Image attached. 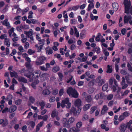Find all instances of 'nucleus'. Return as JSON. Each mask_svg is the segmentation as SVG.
I'll list each match as a JSON object with an SVG mask.
<instances>
[{
  "instance_id": "f257e3e1",
  "label": "nucleus",
  "mask_w": 132,
  "mask_h": 132,
  "mask_svg": "<svg viewBox=\"0 0 132 132\" xmlns=\"http://www.w3.org/2000/svg\"><path fill=\"white\" fill-rule=\"evenodd\" d=\"M67 92L70 96L75 98H77L78 97L79 94L76 90L71 87L68 88Z\"/></svg>"
},
{
  "instance_id": "f03ea898",
  "label": "nucleus",
  "mask_w": 132,
  "mask_h": 132,
  "mask_svg": "<svg viewBox=\"0 0 132 132\" xmlns=\"http://www.w3.org/2000/svg\"><path fill=\"white\" fill-rule=\"evenodd\" d=\"M95 76L94 75H90L89 71H87L84 74L82 75L80 77L81 79H83L85 78L87 81H89L91 79L95 78Z\"/></svg>"
},
{
  "instance_id": "7ed1b4c3",
  "label": "nucleus",
  "mask_w": 132,
  "mask_h": 132,
  "mask_svg": "<svg viewBox=\"0 0 132 132\" xmlns=\"http://www.w3.org/2000/svg\"><path fill=\"white\" fill-rule=\"evenodd\" d=\"M33 31L32 29H30L28 31H25L24 32V34L27 35V37L29 38L31 40V43H34V38L33 36Z\"/></svg>"
},
{
  "instance_id": "20e7f679",
  "label": "nucleus",
  "mask_w": 132,
  "mask_h": 132,
  "mask_svg": "<svg viewBox=\"0 0 132 132\" xmlns=\"http://www.w3.org/2000/svg\"><path fill=\"white\" fill-rule=\"evenodd\" d=\"M123 3L125 6V13H129V9L131 5L130 1L128 0H124Z\"/></svg>"
},
{
  "instance_id": "39448f33",
  "label": "nucleus",
  "mask_w": 132,
  "mask_h": 132,
  "mask_svg": "<svg viewBox=\"0 0 132 132\" xmlns=\"http://www.w3.org/2000/svg\"><path fill=\"white\" fill-rule=\"evenodd\" d=\"M46 59L45 57L44 56L38 57L35 62L36 64L37 65H40L44 63V61L46 60Z\"/></svg>"
},
{
  "instance_id": "423d86ee",
  "label": "nucleus",
  "mask_w": 132,
  "mask_h": 132,
  "mask_svg": "<svg viewBox=\"0 0 132 132\" xmlns=\"http://www.w3.org/2000/svg\"><path fill=\"white\" fill-rule=\"evenodd\" d=\"M132 17L130 15H125L124 17V22L125 23H128V22L131 24H132Z\"/></svg>"
},
{
  "instance_id": "0eeeda50",
  "label": "nucleus",
  "mask_w": 132,
  "mask_h": 132,
  "mask_svg": "<svg viewBox=\"0 0 132 132\" xmlns=\"http://www.w3.org/2000/svg\"><path fill=\"white\" fill-rule=\"evenodd\" d=\"M70 113L72 114L73 113V115L75 116H77L80 113V112L77 110L76 108L74 107L71 108V109L70 111Z\"/></svg>"
},
{
  "instance_id": "6e6552de",
  "label": "nucleus",
  "mask_w": 132,
  "mask_h": 132,
  "mask_svg": "<svg viewBox=\"0 0 132 132\" xmlns=\"http://www.w3.org/2000/svg\"><path fill=\"white\" fill-rule=\"evenodd\" d=\"M105 96L104 93L103 92H100L96 95L95 97V99L97 100L98 99H102Z\"/></svg>"
},
{
  "instance_id": "1a4fd4ad",
  "label": "nucleus",
  "mask_w": 132,
  "mask_h": 132,
  "mask_svg": "<svg viewBox=\"0 0 132 132\" xmlns=\"http://www.w3.org/2000/svg\"><path fill=\"white\" fill-rule=\"evenodd\" d=\"M125 79L124 77H122V80L121 82V84L122 86V89L126 88L128 86V85L125 83Z\"/></svg>"
},
{
  "instance_id": "9d476101",
  "label": "nucleus",
  "mask_w": 132,
  "mask_h": 132,
  "mask_svg": "<svg viewBox=\"0 0 132 132\" xmlns=\"http://www.w3.org/2000/svg\"><path fill=\"white\" fill-rule=\"evenodd\" d=\"M2 23L3 25L6 27L7 29H9L11 28V26L10 25L9 22L8 21L7 19H5L3 21Z\"/></svg>"
},
{
  "instance_id": "9b49d317",
  "label": "nucleus",
  "mask_w": 132,
  "mask_h": 132,
  "mask_svg": "<svg viewBox=\"0 0 132 132\" xmlns=\"http://www.w3.org/2000/svg\"><path fill=\"white\" fill-rule=\"evenodd\" d=\"M8 124V120L6 119H0V125H2L3 126L5 127Z\"/></svg>"
},
{
  "instance_id": "f8f14e48",
  "label": "nucleus",
  "mask_w": 132,
  "mask_h": 132,
  "mask_svg": "<svg viewBox=\"0 0 132 132\" xmlns=\"http://www.w3.org/2000/svg\"><path fill=\"white\" fill-rule=\"evenodd\" d=\"M81 101L79 98L76 99L74 103V104L75 106L79 107L81 105Z\"/></svg>"
},
{
  "instance_id": "ddd939ff",
  "label": "nucleus",
  "mask_w": 132,
  "mask_h": 132,
  "mask_svg": "<svg viewBox=\"0 0 132 132\" xmlns=\"http://www.w3.org/2000/svg\"><path fill=\"white\" fill-rule=\"evenodd\" d=\"M108 109V108L106 105L103 106L101 112V114L102 115L104 114L106 112Z\"/></svg>"
},
{
  "instance_id": "4468645a",
  "label": "nucleus",
  "mask_w": 132,
  "mask_h": 132,
  "mask_svg": "<svg viewBox=\"0 0 132 132\" xmlns=\"http://www.w3.org/2000/svg\"><path fill=\"white\" fill-rule=\"evenodd\" d=\"M17 107L16 106L14 105L11 106L9 108V112L10 113H12L14 112L17 109Z\"/></svg>"
},
{
  "instance_id": "2eb2a0df",
  "label": "nucleus",
  "mask_w": 132,
  "mask_h": 132,
  "mask_svg": "<svg viewBox=\"0 0 132 132\" xmlns=\"http://www.w3.org/2000/svg\"><path fill=\"white\" fill-rule=\"evenodd\" d=\"M45 50L46 53H47L49 55L53 53V50L50 47H46L45 48Z\"/></svg>"
},
{
  "instance_id": "dca6fc26",
  "label": "nucleus",
  "mask_w": 132,
  "mask_h": 132,
  "mask_svg": "<svg viewBox=\"0 0 132 132\" xmlns=\"http://www.w3.org/2000/svg\"><path fill=\"white\" fill-rule=\"evenodd\" d=\"M4 44L7 47H9L11 44L10 40L8 38H6L4 40Z\"/></svg>"
},
{
  "instance_id": "f3484780",
  "label": "nucleus",
  "mask_w": 132,
  "mask_h": 132,
  "mask_svg": "<svg viewBox=\"0 0 132 132\" xmlns=\"http://www.w3.org/2000/svg\"><path fill=\"white\" fill-rule=\"evenodd\" d=\"M75 119L74 118L71 117L69 118L67 121V124L70 125L71 124L75 121Z\"/></svg>"
},
{
  "instance_id": "a211bd4d",
  "label": "nucleus",
  "mask_w": 132,
  "mask_h": 132,
  "mask_svg": "<svg viewBox=\"0 0 132 132\" xmlns=\"http://www.w3.org/2000/svg\"><path fill=\"white\" fill-rule=\"evenodd\" d=\"M125 125L124 123H122L120 125V129L121 132H125L126 129Z\"/></svg>"
},
{
  "instance_id": "6ab92c4d",
  "label": "nucleus",
  "mask_w": 132,
  "mask_h": 132,
  "mask_svg": "<svg viewBox=\"0 0 132 132\" xmlns=\"http://www.w3.org/2000/svg\"><path fill=\"white\" fill-rule=\"evenodd\" d=\"M94 8V5L93 3H90L88 5V8L87 9V10L88 11H90L92 9H93Z\"/></svg>"
},
{
  "instance_id": "aec40b11",
  "label": "nucleus",
  "mask_w": 132,
  "mask_h": 132,
  "mask_svg": "<svg viewBox=\"0 0 132 132\" xmlns=\"http://www.w3.org/2000/svg\"><path fill=\"white\" fill-rule=\"evenodd\" d=\"M90 104H85L83 107V109L84 111H86L90 107Z\"/></svg>"
},
{
  "instance_id": "412c9836",
  "label": "nucleus",
  "mask_w": 132,
  "mask_h": 132,
  "mask_svg": "<svg viewBox=\"0 0 132 132\" xmlns=\"http://www.w3.org/2000/svg\"><path fill=\"white\" fill-rule=\"evenodd\" d=\"M112 6L114 10L116 11L118 9V4L116 3H114L112 4Z\"/></svg>"
},
{
  "instance_id": "4be33fe9",
  "label": "nucleus",
  "mask_w": 132,
  "mask_h": 132,
  "mask_svg": "<svg viewBox=\"0 0 132 132\" xmlns=\"http://www.w3.org/2000/svg\"><path fill=\"white\" fill-rule=\"evenodd\" d=\"M10 73L11 77H14L15 78H17L18 77L17 73L15 71L13 72L10 71Z\"/></svg>"
},
{
  "instance_id": "5701e85b",
  "label": "nucleus",
  "mask_w": 132,
  "mask_h": 132,
  "mask_svg": "<svg viewBox=\"0 0 132 132\" xmlns=\"http://www.w3.org/2000/svg\"><path fill=\"white\" fill-rule=\"evenodd\" d=\"M73 27L75 31V34L76 37H78L79 36V34L78 32L77 28L75 26H73Z\"/></svg>"
},
{
  "instance_id": "b1692460",
  "label": "nucleus",
  "mask_w": 132,
  "mask_h": 132,
  "mask_svg": "<svg viewBox=\"0 0 132 132\" xmlns=\"http://www.w3.org/2000/svg\"><path fill=\"white\" fill-rule=\"evenodd\" d=\"M39 71H35V72L33 73L32 74L33 76L32 77H33V78H35L36 77H38V76L39 75Z\"/></svg>"
},
{
  "instance_id": "393cba45",
  "label": "nucleus",
  "mask_w": 132,
  "mask_h": 132,
  "mask_svg": "<svg viewBox=\"0 0 132 132\" xmlns=\"http://www.w3.org/2000/svg\"><path fill=\"white\" fill-rule=\"evenodd\" d=\"M50 93V91L47 89H46L42 92V94L44 95H47Z\"/></svg>"
},
{
  "instance_id": "a878e982",
  "label": "nucleus",
  "mask_w": 132,
  "mask_h": 132,
  "mask_svg": "<svg viewBox=\"0 0 132 132\" xmlns=\"http://www.w3.org/2000/svg\"><path fill=\"white\" fill-rule=\"evenodd\" d=\"M79 130L76 129L75 127H72L69 130V132H79Z\"/></svg>"
},
{
  "instance_id": "bb28decb",
  "label": "nucleus",
  "mask_w": 132,
  "mask_h": 132,
  "mask_svg": "<svg viewBox=\"0 0 132 132\" xmlns=\"http://www.w3.org/2000/svg\"><path fill=\"white\" fill-rule=\"evenodd\" d=\"M18 80L19 81L25 83H26L27 82V80L24 78L23 77H20L19 78Z\"/></svg>"
},
{
  "instance_id": "cd10ccee",
  "label": "nucleus",
  "mask_w": 132,
  "mask_h": 132,
  "mask_svg": "<svg viewBox=\"0 0 132 132\" xmlns=\"http://www.w3.org/2000/svg\"><path fill=\"white\" fill-rule=\"evenodd\" d=\"M93 51L94 52H96L97 54L100 53V49L98 47H96L94 48Z\"/></svg>"
},
{
  "instance_id": "c85d7f7f",
  "label": "nucleus",
  "mask_w": 132,
  "mask_h": 132,
  "mask_svg": "<svg viewBox=\"0 0 132 132\" xmlns=\"http://www.w3.org/2000/svg\"><path fill=\"white\" fill-rule=\"evenodd\" d=\"M60 69L59 67L58 66H56L54 67L53 69V71L54 72H56L59 71Z\"/></svg>"
},
{
  "instance_id": "c756f323",
  "label": "nucleus",
  "mask_w": 132,
  "mask_h": 132,
  "mask_svg": "<svg viewBox=\"0 0 132 132\" xmlns=\"http://www.w3.org/2000/svg\"><path fill=\"white\" fill-rule=\"evenodd\" d=\"M97 106H94L92 107L90 111V113L91 114L93 113L95 111V110L97 109Z\"/></svg>"
},
{
  "instance_id": "7c9ffc66",
  "label": "nucleus",
  "mask_w": 132,
  "mask_h": 132,
  "mask_svg": "<svg viewBox=\"0 0 132 132\" xmlns=\"http://www.w3.org/2000/svg\"><path fill=\"white\" fill-rule=\"evenodd\" d=\"M86 34V30H84L82 31V32L80 34V37L82 38H84Z\"/></svg>"
},
{
  "instance_id": "2f4dec72",
  "label": "nucleus",
  "mask_w": 132,
  "mask_h": 132,
  "mask_svg": "<svg viewBox=\"0 0 132 132\" xmlns=\"http://www.w3.org/2000/svg\"><path fill=\"white\" fill-rule=\"evenodd\" d=\"M82 125V123L81 122L79 121L77 123L76 127L77 129L80 128Z\"/></svg>"
},
{
  "instance_id": "473e14b6",
  "label": "nucleus",
  "mask_w": 132,
  "mask_h": 132,
  "mask_svg": "<svg viewBox=\"0 0 132 132\" xmlns=\"http://www.w3.org/2000/svg\"><path fill=\"white\" fill-rule=\"evenodd\" d=\"M45 104L43 101L40 102V106H41V109L43 110V109L44 106H45Z\"/></svg>"
},
{
  "instance_id": "72a5a7b5",
  "label": "nucleus",
  "mask_w": 132,
  "mask_h": 132,
  "mask_svg": "<svg viewBox=\"0 0 132 132\" xmlns=\"http://www.w3.org/2000/svg\"><path fill=\"white\" fill-rule=\"evenodd\" d=\"M108 70L106 71L107 73H111L112 71V68L111 66H110L109 65H108Z\"/></svg>"
},
{
  "instance_id": "f704fd0d",
  "label": "nucleus",
  "mask_w": 132,
  "mask_h": 132,
  "mask_svg": "<svg viewBox=\"0 0 132 132\" xmlns=\"http://www.w3.org/2000/svg\"><path fill=\"white\" fill-rule=\"evenodd\" d=\"M121 109V108L119 107L118 109H117V107L116 106L114 107L113 108V110L114 111V112L115 113L119 112Z\"/></svg>"
},
{
  "instance_id": "c9c22d12",
  "label": "nucleus",
  "mask_w": 132,
  "mask_h": 132,
  "mask_svg": "<svg viewBox=\"0 0 132 132\" xmlns=\"http://www.w3.org/2000/svg\"><path fill=\"white\" fill-rule=\"evenodd\" d=\"M58 115V112L55 110H54L53 111L52 113V117H54Z\"/></svg>"
},
{
  "instance_id": "e433bc0d",
  "label": "nucleus",
  "mask_w": 132,
  "mask_h": 132,
  "mask_svg": "<svg viewBox=\"0 0 132 132\" xmlns=\"http://www.w3.org/2000/svg\"><path fill=\"white\" fill-rule=\"evenodd\" d=\"M29 7H27L26 8L22 10V15H23L25 14L26 12L28 11L29 10Z\"/></svg>"
},
{
  "instance_id": "4c0bfd02",
  "label": "nucleus",
  "mask_w": 132,
  "mask_h": 132,
  "mask_svg": "<svg viewBox=\"0 0 132 132\" xmlns=\"http://www.w3.org/2000/svg\"><path fill=\"white\" fill-rule=\"evenodd\" d=\"M105 82V80L104 79H101L98 81V83L99 85L101 86Z\"/></svg>"
},
{
  "instance_id": "58836bf2",
  "label": "nucleus",
  "mask_w": 132,
  "mask_h": 132,
  "mask_svg": "<svg viewBox=\"0 0 132 132\" xmlns=\"http://www.w3.org/2000/svg\"><path fill=\"white\" fill-rule=\"evenodd\" d=\"M67 108H70L71 106V104L69 102V100L68 98H67Z\"/></svg>"
},
{
  "instance_id": "ea45409f",
  "label": "nucleus",
  "mask_w": 132,
  "mask_h": 132,
  "mask_svg": "<svg viewBox=\"0 0 132 132\" xmlns=\"http://www.w3.org/2000/svg\"><path fill=\"white\" fill-rule=\"evenodd\" d=\"M58 90L57 89H55L53 90L51 93L53 95H55L58 94Z\"/></svg>"
},
{
  "instance_id": "a19ab883",
  "label": "nucleus",
  "mask_w": 132,
  "mask_h": 132,
  "mask_svg": "<svg viewBox=\"0 0 132 132\" xmlns=\"http://www.w3.org/2000/svg\"><path fill=\"white\" fill-rule=\"evenodd\" d=\"M66 104V98L64 100L62 101L61 102V106L63 108H64Z\"/></svg>"
},
{
  "instance_id": "79ce46f5",
  "label": "nucleus",
  "mask_w": 132,
  "mask_h": 132,
  "mask_svg": "<svg viewBox=\"0 0 132 132\" xmlns=\"http://www.w3.org/2000/svg\"><path fill=\"white\" fill-rule=\"evenodd\" d=\"M85 99L86 101L88 102H90L92 100V98L90 95H89L86 97L85 98Z\"/></svg>"
},
{
  "instance_id": "37998d69",
  "label": "nucleus",
  "mask_w": 132,
  "mask_h": 132,
  "mask_svg": "<svg viewBox=\"0 0 132 132\" xmlns=\"http://www.w3.org/2000/svg\"><path fill=\"white\" fill-rule=\"evenodd\" d=\"M24 75L29 78H30L31 77V75L30 73H29L28 71H27L26 72H25Z\"/></svg>"
},
{
  "instance_id": "c03bdc74",
  "label": "nucleus",
  "mask_w": 132,
  "mask_h": 132,
  "mask_svg": "<svg viewBox=\"0 0 132 132\" xmlns=\"http://www.w3.org/2000/svg\"><path fill=\"white\" fill-rule=\"evenodd\" d=\"M14 28H12L9 31L8 33L10 37H11L12 33L14 32Z\"/></svg>"
},
{
  "instance_id": "a18cd8bd",
  "label": "nucleus",
  "mask_w": 132,
  "mask_h": 132,
  "mask_svg": "<svg viewBox=\"0 0 132 132\" xmlns=\"http://www.w3.org/2000/svg\"><path fill=\"white\" fill-rule=\"evenodd\" d=\"M108 87V84H105L102 87V89L103 91H105L107 89Z\"/></svg>"
},
{
  "instance_id": "49530a36",
  "label": "nucleus",
  "mask_w": 132,
  "mask_h": 132,
  "mask_svg": "<svg viewBox=\"0 0 132 132\" xmlns=\"http://www.w3.org/2000/svg\"><path fill=\"white\" fill-rule=\"evenodd\" d=\"M113 95L110 94L106 96L107 99L108 100H111L113 97Z\"/></svg>"
},
{
  "instance_id": "de8ad7c7",
  "label": "nucleus",
  "mask_w": 132,
  "mask_h": 132,
  "mask_svg": "<svg viewBox=\"0 0 132 132\" xmlns=\"http://www.w3.org/2000/svg\"><path fill=\"white\" fill-rule=\"evenodd\" d=\"M9 97H10L11 98H12V95H8L7 96V97H6V98H5V96H3L1 98L2 99V100H6L8 101L9 98Z\"/></svg>"
},
{
  "instance_id": "09e8293b",
  "label": "nucleus",
  "mask_w": 132,
  "mask_h": 132,
  "mask_svg": "<svg viewBox=\"0 0 132 132\" xmlns=\"http://www.w3.org/2000/svg\"><path fill=\"white\" fill-rule=\"evenodd\" d=\"M29 99L30 101L32 103H34L35 102V99L32 96H30L29 97Z\"/></svg>"
},
{
  "instance_id": "8fccbe9b",
  "label": "nucleus",
  "mask_w": 132,
  "mask_h": 132,
  "mask_svg": "<svg viewBox=\"0 0 132 132\" xmlns=\"http://www.w3.org/2000/svg\"><path fill=\"white\" fill-rule=\"evenodd\" d=\"M33 14V12L31 11L29 12L28 13V19H31L33 18L32 14Z\"/></svg>"
},
{
  "instance_id": "3c124183",
  "label": "nucleus",
  "mask_w": 132,
  "mask_h": 132,
  "mask_svg": "<svg viewBox=\"0 0 132 132\" xmlns=\"http://www.w3.org/2000/svg\"><path fill=\"white\" fill-rule=\"evenodd\" d=\"M22 101V100L19 99L15 101V104L17 105H19L20 104Z\"/></svg>"
},
{
  "instance_id": "603ef678",
  "label": "nucleus",
  "mask_w": 132,
  "mask_h": 132,
  "mask_svg": "<svg viewBox=\"0 0 132 132\" xmlns=\"http://www.w3.org/2000/svg\"><path fill=\"white\" fill-rule=\"evenodd\" d=\"M35 52V51L31 49H29L28 51V53L29 55H32Z\"/></svg>"
},
{
  "instance_id": "864d4df0",
  "label": "nucleus",
  "mask_w": 132,
  "mask_h": 132,
  "mask_svg": "<svg viewBox=\"0 0 132 132\" xmlns=\"http://www.w3.org/2000/svg\"><path fill=\"white\" fill-rule=\"evenodd\" d=\"M73 78V77L71 75H69V77L67 78V82L69 83L70 82Z\"/></svg>"
},
{
  "instance_id": "5fc2aeb1",
  "label": "nucleus",
  "mask_w": 132,
  "mask_h": 132,
  "mask_svg": "<svg viewBox=\"0 0 132 132\" xmlns=\"http://www.w3.org/2000/svg\"><path fill=\"white\" fill-rule=\"evenodd\" d=\"M39 44H40V46H43L44 44L45 40L44 39L41 40L40 41H39Z\"/></svg>"
},
{
  "instance_id": "6e6d98bb",
  "label": "nucleus",
  "mask_w": 132,
  "mask_h": 132,
  "mask_svg": "<svg viewBox=\"0 0 132 132\" xmlns=\"http://www.w3.org/2000/svg\"><path fill=\"white\" fill-rule=\"evenodd\" d=\"M120 72L121 74L123 75H126L127 74V71L125 69L121 70L120 71Z\"/></svg>"
},
{
  "instance_id": "4d7b16f0",
  "label": "nucleus",
  "mask_w": 132,
  "mask_h": 132,
  "mask_svg": "<svg viewBox=\"0 0 132 132\" xmlns=\"http://www.w3.org/2000/svg\"><path fill=\"white\" fill-rule=\"evenodd\" d=\"M0 38L2 39H4L5 40L6 38H7V35L5 34L2 35L0 37Z\"/></svg>"
},
{
  "instance_id": "13d9d810",
  "label": "nucleus",
  "mask_w": 132,
  "mask_h": 132,
  "mask_svg": "<svg viewBox=\"0 0 132 132\" xmlns=\"http://www.w3.org/2000/svg\"><path fill=\"white\" fill-rule=\"evenodd\" d=\"M39 68L43 71H46L47 70V68H46L44 66H40Z\"/></svg>"
},
{
  "instance_id": "bf43d9fd",
  "label": "nucleus",
  "mask_w": 132,
  "mask_h": 132,
  "mask_svg": "<svg viewBox=\"0 0 132 132\" xmlns=\"http://www.w3.org/2000/svg\"><path fill=\"white\" fill-rule=\"evenodd\" d=\"M125 118V117H124L123 115H121L119 116L118 118V120L119 121L121 122Z\"/></svg>"
},
{
  "instance_id": "052dcab7",
  "label": "nucleus",
  "mask_w": 132,
  "mask_h": 132,
  "mask_svg": "<svg viewBox=\"0 0 132 132\" xmlns=\"http://www.w3.org/2000/svg\"><path fill=\"white\" fill-rule=\"evenodd\" d=\"M88 116L87 115L84 114L82 117V120L83 121H85L88 119Z\"/></svg>"
},
{
  "instance_id": "680f3d73",
  "label": "nucleus",
  "mask_w": 132,
  "mask_h": 132,
  "mask_svg": "<svg viewBox=\"0 0 132 132\" xmlns=\"http://www.w3.org/2000/svg\"><path fill=\"white\" fill-rule=\"evenodd\" d=\"M101 36V34L99 33L98 34L97 36L96 37L95 40L97 42H99L100 40V37Z\"/></svg>"
},
{
  "instance_id": "e2e57ef3",
  "label": "nucleus",
  "mask_w": 132,
  "mask_h": 132,
  "mask_svg": "<svg viewBox=\"0 0 132 132\" xmlns=\"http://www.w3.org/2000/svg\"><path fill=\"white\" fill-rule=\"evenodd\" d=\"M29 46V44L28 42H26L24 45V48L26 49L28 48Z\"/></svg>"
},
{
  "instance_id": "0e129e2a",
  "label": "nucleus",
  "mask_w": 132,
  "mask_h": 132,
  "mask_svg": "<svg viewBox=\"0 0 132 132\" xmlns=\"http://www.w3.org/2000/svg\"><path fill=\"white\" fill-rule=\"evenodd\" d=\"M58 75L59 77V80L61 81L62 80V79L63 77L62 74L61 72H59L58 73Z\"/></svg>"
},
{
  "instance_id": "69168bd1",
  "label": "nucleus",
  "mask_w": 132,
  "mask_h": 132,
  "mask_svg": "<svg viewBox=\"0 0 132 132\" xmlns=\"http://www.w3.org/2000/svg\"><path fill=\"white\" fill-rule=\"evenodd\" d=\"M79 7V5L74 6L72 7L71 9H72L73 10L75 11L78 9Z\"/></svg>"
},
{
  "instance_id": "338daca9",
  "label": "nucleus",
  "mask_w": 132,
  "mask_h": 132,
  "mask_svg": "<svg viewBox=\"0 0 132 132\" xmlns=\"http://www.w3.org/2000/svg\"><path fill=\"white\" fill-rule=\"evenodd\" d=\"M127 67L128 70L132 72V67L129 63H128L127 64Z\"/></svg>"
},
{
  "instance_id": "774afa93",
  "label": "nucleus",
  "mask_w": 132,
  "mask_h": 132,
  "mask_svg": "<svg viewBox=\"0 0 132 132\" xmlns=\"http://www.w3.org/2000/svg\"><path fill=\"white\" fill-rule=\"evenodd\" d=\"M129 113L127 111L124 112L122 114V115H123L125 117H128L129 116Z\"/></svg>"
}]
</instances>
